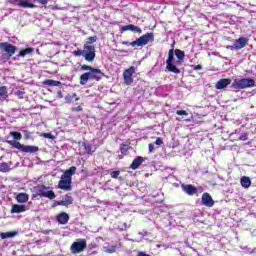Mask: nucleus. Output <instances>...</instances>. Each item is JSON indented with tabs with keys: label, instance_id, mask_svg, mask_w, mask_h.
<instances>
[{
	"label": "nucleus",
	"instance_id": "a18cd8bd",
	"mask_svg": "<svg viewBox=\"0 0 256 256\" xmlns=\"http://www.w3.org/2000/svg\"><path fill=\"white\" fill-rule=\"evenodd\" d=\"M148 151H149V153H153V151H155V146H153L152 143H150V144L148 145Z\"/></svg>",
	"mask_w": 256,
	"mask_h": 256
},
{
	"label": "nucleus",
	"instance_id": "cd10ccee",
	"mask_svg": "<svg viewBox=\"0 0 256 256\" xmlns=\"http://www.w3.org/2000/svg\"><path fill=\"white\" fill-rule=\"evenodd\" d=\"M17 231H10V232H2L0 234L1 239H11L13 237H16Z\"/></svg>",
	"mask_w": 256,
	"mask_h": 256
},
{
	"label": "nucleus",
	"instance_id": "dca6fc26",
	"mask_svg": "<svg viewBox=\"0 0 256 256\" xmlns=\"http://www.w3.org/2000/svg\"><path fill=\"white\" fill-rule=\"evenodd\" d=\"M174 55L177 57V61L175 62L176 65H183L185 61V52L180 49L174 50Z\"/></svg>",
	"mask_w": 256,
	"mask_h": 256
},
{
	"label": "nucleus",
	"instance_id": "f3484780",
	"mask_svg": "<svg viewBox=\"0 0 256 256\" xmlns=\"http://www.w3.org/2000/svg\"><path fill=\"white\" fill-rule=\"evenodd\" d=\"M145 161V158H143L142 156H138L136 157L131 165H130V169H132L133 171L139 169V167H141V165L143 164V162Z\"/></svg>",
	"mask_w": 256,
	"mask_h": 256
},
{
	"label": "nucleus",
	"instance_id": "2eb2a0df",
	"mask_svg": "<svg viewBox=\"0 0 256 256\" xmlns=\"http://www.w3.org/2000/svg\"><path fill=\"white\" fill-rule=\"evenodd\" d=\"M121 33H125V31H132L133 33H143V30H141L140 27L135 26L133 24L122 26L120 29Z\"/></svg>",
	"mask_w": 256,
	"mask_h": 256
},
{
	"label": "nucleus",
	"instance_id": "0eeeda50",
	"mask_svg": "<svg viewBox=\"0 0 256 256\" xmlns=\"http://www.w3.org/2000/svg\"><path fill=\"white\" fill-rule=\"evenodd\" d=\"M87 249V240L79 239V241L73 242L70 251L72 255H77V253H83Z\"/></svg>",
	"mask_w": 256,
	"mask_h": 256
},
{
	"label": "nucleus",
	"instance_id": "c85d7f7f",
	"mask_svg": "<svg viewBox=\"0 0 256 256\" xmlns=\"http://www.w3.org/2000/svg\"><path fill=\"white\" fill-rule=\"evenodd\" d=\"M33 51H35L34 48H31V47L25 48L24 50H21L19 52L18 57H25L26 55H31Z\"/></svg>",
	"mask_w": 256,
	"mask_h": 256
},
{
	"label": "nucleus",
	"instance_id": "473e14b6",
	"mask_svg": "<svg viewBox=\"0 0 256 256\" xmlns=\"http://www.w3.org/2000/svg\"><path fill=\"white\" fill-rule=\"evenodd\" d=\"M11 168H9V164L7 162L0 163V173H9Z\"/></svg>",
	"mask_w": 256,
	"mask_h": 256
},
{
	"label": "nucleus",
	"instance_id": "c9c22d12",
	"mask_svg": "<svg viewBox=\"0 0 256 256\" xmlns=\"http://www.w3.org/2000/svg\"><path fill=\"white\" fill-rule=\"evenodd\" d=\"M70 111H71L72 113H79V112L83 111V106L79 105V106H77V107H72V108L70 109Z\"/></svg>",
	"mask_w": 256,
	"mask_h": 256
},
{
	"label": "nucleus",
	"instance_id": "f704fd0d",
	"mask_svg": "<svg viewBox=\"0 0 256 256\" xmlns=\"http://www.w3.org/2000/svg\"><path fill=\"white\" fill-rule=\"evenodd\" d=\"M41 137H44V139H51L52 141L55 139V136H53V134L47 132L42 133Z\"/></svg>",
	"mask_w": 256,
	"mask_h": 256
},
{
	"label": "nucleus",
	"instance_id": "f8f14e48",
	"mask_svg": "<svg viewBox=\"0 0 256 256\" xmlns=\"http://www.w3.org/2000/svg\"><path fill=\"white\" fill-rule=\"evenodd\" d=\"M58 188L62 189L63 191H71V179L62 175L58 183Z\"/></svg>",
	"mask_w": 256,
	"mask_h": 256
},
{
	"label": "nucleus",
	"instance_id": "412c9836",
	"mask_svg": "<svg viewBox=\"0 0 256 256\" xmlns=\"http://www.w3.org/2000/svg\"><path fill=\"white\" fill-rule=\"evenodd\" d=\"M25 211H27V206L26 205L14 204V205H12L10 213H12V214L25 213Z\"/></svg>",
	"mask_w": 256,
	"mask_h": 256
},
{
	"label": "nucleus",
	"instance_id": "a878e982",
	"mask_svg": "<svg viewBox=\"0 0 256 256\" xmlns=\"http://www.w3.org/2000/svg\"><path fill=\"white\" fill-rule=\"evenodd\" d=\"M240 183L244 189H249V187H251V179L247 176H243L240 180Z\"/></svg>",
	"mask_w": 256,
	"mask_h": 256
},
{
	"label": "nucleus",
	"instance_id": "f03ea898",
	"mask_svg": "<svg viewBox=\"0 0 256 256\" xmlns=\"http://www.w3.org/2000/svg\"><path fill=\"white\" fill-rule=\"evenodd\" d=\"M153 41H155V34H153V32H150L140 36L133 42L123 41L122 45H126L127 47H129V45L131 47H145V45L153 43Z\"/></svg>",
	"mask_w": 256,
	"mask_h": 256
},
{
	"label": "nucleus",
	"instance_id": "72a5a7b5",
	"mask_svg": "<svg viewBox=\"0 0 256 256\" xmlns=\"http://www.w3.org/2000/svg\"><path fill=\"white\" fill-rule=\"evenodd\" d=\"M129 152V145L127 144H121L120 145V153L124 156H126Z\"/></svg>",
	"mask_w": 256,
	"mask_h": 256
},
{
	"label": "nucleus",
	"instance_id": "ddd939ff",
	"mask_svg": "<svg viewBox=\"0 0 256 256\" xmlns=\"http://www.w3.org/2000/svg\"><path fill=\"white\" fill-rule=\"evenodd\" d=\"M181 189L186 195H189L190 197H193V195H197L199 193V190L197 187L193 186L192 184H182Z\"/></svg>",
	"mask_w": 256,
	"mask_h": 256
},
{
	"label": "nucleus",
	"instance_id": "c03bdc74",
	"mask_svg": "<svg viewBox=\"0 0 256 256\" xmlns=\"http://www.w3.org/2000/svg\"><path fill=\"white\" fill-rule=\"evenodd\" d=\"M59 206H63V203L61 201H54V203L52 204V207H59Z\"/></svg>",
	"mask_w": 256,
	"mask_h": 256
},
{
	"label": "nucleus",
	"instance_id": "5701e85b",
	"mask_svg": "<svg viewBox=\"0 0 256 256\" xmlns=\"http://www.w3.org/2000/svg\"><path fill=\"white\" fill-rule=\"evenodd\" d=\"M43 85L48 87H61V81L46 79L43 81Z\"/></svg>",
	"mask_w": 256,
	"mask_h": 256
},
{
	"label": "nucleus",
	"instance_id": "b1692460",
	"mask_svg": "<svg viewBox=\"0 0 256 256\" xmlns=\"http://www.w3.org/2000/svg\"><path fill=\"white\" fill-rule=\"evenodd\" d=\"M16 201L18 203H27V201H29V194L27 193H19L17 196H16Z\"/></svg>",
	"mask_w": 256,
	"mask_h": 256
},
{
	"label": "nucleus",
	"instance_id": "8fccbe9b",
	"mask_svg": "<svg viewBox=\"0 0 256 256\" xmlns=\"http://www.w3.org/2000/svg\"><path fill=\"white\" fill-rule=\"evenodd\" d=\"M240 141H247V135L240 136Z\"/></svg>",
	"mask_w": 256,
	"mask_h": 256
},
{
	"label": "nucleus",
	"instance_id": "58836bf2",
	"mask_svg": "<svg viewBox=\"0 0 256 256\" xmlns=\"http://www.w3.org/2000/svg\"><path fill=\"white\" fill-rule=\"evenodd\" d=\"M72 55H74L75 57H81V55H82V57H83V50H80V49L74 50L72 52Z\"/></svg>",
	"mask_w": 256,
	"mask_h": 256
},
{
	"label": "nucleus",
	"instance_id": "f257e3e1",
	"mask_svg": "<svg viewBox=\"0 0 256 256\" xmlns=\"http://www.w3.org/2000/svg\"><path fill=\"white\" fill-rule=\"evenodd\" d=\"M80 71H88L80 75V85H87L89 81H101L105 77V73L99 68L89 66L87 64L81 65Z\"/></svg>",
	"mask_w": 256,
	"mask_h": 256
},
{
	"label": "nucleus",
	"instance_id": "6ab92c4d",
	"mask_svg": "<svg viewBox=\"0 0 256 256\" xmlns=\"http://www.w3.org/2000/svg\"><path fill=\"white\" fill-rule=\"evenodd\" d=\"M247 43H249V39L244 37L235 40L234 44L236 51H239V49H243L244 47H246Z\"/></svg>",
	"mask_w": 256,
	"mask_h": 256
},
{
	"label": "nucleus",
	"instance_id": "a19ab883",
	"mask_svg": "<svg viewBox=\"0 0 256 256\" xmlns=\"http://www.w3.org/2000/svg\"><path fill=\"white\" fill-rule=\"evenodd\" d=\"M97 41V36H90L87 38V43H95Z\"/></svg>",
	"mask_w": 256,
	"mask_h": 256
},
{
	"label": "nucleus",
	"instance_id": "de8ad7c7",
	"mask_svg": "<svg viewBox=\"0 0 256 256\" xmlns=\"http://www.w3.org/2000/svg\"><path fill=\"white\" fill-rule=\"evenodd\" d=\"M38 3H40L41 5H47V3H49L47 0H37Z\"/></svg>",
	"mask_w": 256,
	"mask_h": 256
},
{
	"label": "nucleus",
	"instance_id": "423d86ee",
	"mask_svg": "<svg viewBox=\"0 0 256 256\" xmlns=\"http://www.w3.org/2000/svg\"><path fill=\"white\" fill-rule=\"evenodd\" d=\"M35 189H36V195L38 197H46V199H50V200H53L55 199V197H57V195L53 190L47 191L48 188L45 185H38L35 187Z\"/></svg>",
	"mask_w": 256,
	"mask_h": 256
},
{
	"label": "nucleus",
	"instance_id": "79ce46f5",
	"mask_svg": "<svg viewBox=\"0 0 256 256\" xmlns=\"http://www.w3.org/2000/svg\"><path fill=\"white\" fill-rule=\"evenodd\" d=\"M194 71H201L203 69V66L201 64L198 65H192Z\"/></svg>",
	"mask_w": 256,
	"mask_h": 256
},
{
	"label": "nucleus",
	"instance_id": "bb28decb",
	"mask_svg": "<svg viewBox=\"0 0 256 256\" xmlns=\"http://www.w3.org/2000/svg\"><path fill=\"white\" fill-rule=\"evenodd\" d=\"M77 171V167L71 166L68 170H66L63 174L64 177H67L68 179L71 180V177L75 175V172Z\"/></svg>",
	"mask_w": 256,
	"mask_h": 256
},
{
	"label": "nucleus",
	"instance_id": "1a4fd4ad",
	"mask_svg": "<svg viewBox=\"0 0 256 256\" xmlns=\"http://www.w3.org/2000/svg\"><path fill=\"white\" fill-rule=\"evenodd\" d=\"M95 56V46L85 44L83 50V57L85 61H88V63H93L95 61Z\"/></svg>",
	"mask_w": 256,
	"mask_h": 256
},
{
	"label": "nucleus",
	"instance_id": "c756f323",
	"mask_svg": "<svg viewBox=\"0 0 256 256\" xmlns=\"http://www.w3.org/2000/svg\"><path fill=\"white\" fill-rule=\"evenodd\" d=\"M9 97V94L7 92V86H1L0 87V100H5Z\"/></svg>",
	"mask_w": 256,
	"mask_h": 256
},
{
	"label": "nucleus",
	"instance_id": "9b49d317",
	"mask_svg": "<svg viewBox=\"0 0 256 256\" xmlns=\"http://www.w3.org/2000/svg\"><path fill=\"white\" fill-rule=\"evenodd\" d=\"M135 73V66H131L130 68L124 70L123 79L125 85H131L133 83V74Z\"/></svg>",
	"mask_w": 256,
	"mask_h": 256
},
{
	"label": "nucleus",
	"instance_id": "4468645a",
	"mask_svg": "<svg viewBox=\"0 0 256 256\" xmlns=\"http://www.w3.org/2000/svg\"><path fill=\"white\" fill-rule=\"evenodd\" d=\"M202 205L205 207H213V205H215V201L211 197V194L207 192L202 194Z\"/></svg>",
	"mask_w": 256,
	"mask_h": 256
},
{
	"label": "nucleus",
	"instance_id": "aec40b11",
	"mask_svg": "<svg viewBox=\"0 0 256 256\" xmlns=\"http://www.w3.org/2000/svg\"><path fill=\"white\" fill-rule=\"evenodd\" d=\"M228 85H231V78H222L216 83L215 88L221 90L225 89Z\"/></svg>",
	"mask_w": 256,
	"mask_h": 256
},
{
	"label": "nucleus",
	"instance_id": "4be33fe9",
	"mask_svg": "<svg viewBox=\"0 0 256 256\" xmlns=\"http://www.w3.org/2000/svg\"><path fill=\"white\" fill-rule=\"evenodd\" d=\"M73 101H81V98L77 95V93H72L65 96V103H67V105H71Z\"/></svg>",
	"mask_w": 256,
	"mask_h": 256
},
{
	"label": "nucleus",
	"instance_id": "49530a36",
	"mask_svg": "<svg viewBox=\"0 0 256 256\" xmlns=\"http://www.w3.org/2000/svg\"><path fill=\"white\" fill-rule=\"evenodd\" d=\"M227 49H230L231 51H237V48L235 47V43L232 46H227Z\"/></svg>",
	"mask_w": 256,
	"mask_h": 256
},
{
	"label": "nucleus",
	"instance_id": "2f4dec72",
	"mask_svg": "<svg viewBox=\"0 0 256 256\" xmlns=\"http://www.w3.org/2000/svg\"><path fill=\"white\" fill-rule=\"evenodd\" d=\"M82 146L84 147L88 155H93V146L87 142H83Z\"/></svg>",
	"mask_w": 256,
	"mask_h": 256
},
{
	"label": "nucleus",
	"instance_id": "7ed1b4c3",
	"mask_svg": "<svg viewBox=\"0 0 256 256\" xmlns=\"http://www.w3.org/2000/svg\"><path fill=\"white\" fill-rule=\"evenodd\" d=\"M175 50L172 48L168 51V58L166 60V69L170 73H174L175 75H179L181 73V70L177 68V65L175 64Z\"/></svg>",
	"mask_w": 256,
	"mask_h": 256
},
{
	"label": "nucleus",
	"instance_id": "393cba45",
	"mask_svg": "<svg viewBox=\"0 0 256 256\" xmlns=\"http://www.w3.org/2000/svg\"><path fill=\"white\" fill-rule=\"evenodd\" d=\"M62 207H69V205H73V197L69 194L64 196V199L61 200Z\"/></svg>",
	"mask_w": 256,
	"mask_h": 256
},
{
	"label": "nucleus",
	"instance_id": "7c9ffc66",
	"mask_svg": "<svg viewBox=\"0 0 256 256\" xmlns=\"http://www.w3.org/2000/svg\"><path fill=\"white\" fill-rule=\"evenodd\" d=\"M10 135L11 137H13V139H15L14 141H21V139H23V135L20 132L11 131ZM6 141H11V140H6Z\"/></svg>",
	"mask_w": 256,
	"mask_h": 256
},
{
	"label": "nucleus",
	"instance_id": "603ef678",
	"mask_svg": "<svg viewBox=\"0 0 256 256\" xmlns=\"http://www.w3.org/2000/svg\"><path fill=\"white\" fill-rule=\"evenodd\" d=\"M119 158H120V159H123V156H120Z\"/></svg>",
	"mask_w": 256,
	"mask_h": 256
},
{
	"label": "nucleus",
	"instance_id": "20e7f679",
	"mask_svg": "<svg viewBox=\"0 0 256 256\" xmlns=\"http://www.w3.org/2000/svg\"><path fill=\"white\" fill-rule=\"evenodd\" d=\"M6 143H8V145H11V147H14V149H18L22 153H37L39 151V148L37 146H25L19 141L15 140L6 141Z\"/></svg>",
	"mask_w": 256,
	"mask_h": 256
},
{
	"label": "nucleus",
	"instance_id": "09e8293b",
	"mask_svg": "<svg viewBox=\"0 0 256 256\" xmlns=\"http://www.w3.org/2000/svg\"><path fill=\"white\" fill-rule=\"evenodd\" d=\"M57 97H58V99H63V92L58 91L57 92Z\"/></svg>",
	"mask_w": 256,
	"mask_h": 256
},
{
	"label": "nucleus",
	"instance_id": "3c124183",
	"mask_svg": "<svg viewBox=\"0 0 256 256\" xmlns=\"http://www.w3.org/2000/svg\"><path fill=\"white\" fill-rule=\"evenodd\" d=\"M25 139H29V136H25Z\"/></svg>",
	"mask_w": 256,
	"mask_h": 256
},
{
	"label": "nucleus",
	"instance_id": "6e6552de",
	"mask_svg": "<svg viewBox=\"0 0 256 256\" xmlns=\"http://www.w3.org/2000/svg\"><path fill=\"white\" fill-rule=\"evenodd\" d=\"M0 50L3 51L4 53H6L7 59H10L17 52V46H15L9 42H1Z\"/></svg>",
	"mask_w": 256,
	"mask_h": 256
},
{
	"label": "nucleus",
	"instance_id": "a211bd4d",
	"mask_svg": "<svg viewBox=\"0 0 256 256\" xmlns=\"http://www.w3.org/2000/svg\"><path fill=\"white\" fill-rule=\"evenodd\" d=\"M56 219L60 225H67V223H69V214L66 212H61L56 216Z\"/></svg>",
	"mask_w": 256,
	"mask_h": 256
},
{
	"label": "nucleus",
	"instance_id": "ea45409f",
	"mask_svg": "<svg viewBox=\"0 0 256 256\" xmlns=\"http://www.w3.org/2000/svg\"><path fill=\"white\" fill-rule=\"evenodd\" d=\"M176 115L187 117V115H189V113L186 110H177Z\"/></svg>",
	"mask_w": 256,
	"mask_h": 256
},
{
	"label": "nucleus",
	"instance_id": "e433bc0d",
	"mask_svg": "<svg viewBox=\"0 0 256 256\" xmlns=\"http://www.w3.org/2000/svg\"><path fill=\"white\" fill-rule=\"evenodd\" d=\"M16 97H18V99H23L25 97V91L23 90H18L15 92Z\"/></svg>",
	"mask_w": 256,
	"mask_h": 256
},
{
	"label": "nucleus",
	"instance_id": "37998d69",
	"mask_svg": "<svg viewBox=\"0 0 256 256\" xmlns=\"http://www.w3.org/2000/svg\"><path fill=\"white\" fill-rule=\"evenodd\" d=\"M155 145L161 146L163 145V138L158 137L155 141Z\"/></svg>",
	"mask_w": 256,
	"mask_h": 256
},
{
	"label": "nucleus",
	"instance_id": "4c0bfd02",
	"mask_svg": "<svg viewBox=\"0 0 256 256\" xmlns=\"http://www.w3.org/2000/svg\"><path fill=\"white\" fill-rule=\"evenodd\" d=\"M119 175H121V171L116 170L110 173V177H112V179H117V177H119Z\"/></svg>",
	"mask_w": 256,
	"mask_h": 256
},
{
	"label": "nucleus",
	"instance_id": "39448f33",
	"mask_svg": "<svg viewBox=\"0 0 256 256\" xmlns=\"http://www.w3.org/2000/svg\"><path fill=\"white\" fill-rule=\"evenodd\" d=\"M232 89H247L249 87H255V80L253 78H242L234 80L231 84Z\"/></svg>",
	"mask_w": 256,
	"mask_h": 256
},
{
	"label": "nucleus",
	"instance_id": "9d476101",
	"mask_svg": "<svg viewBox=\"0 0 256 256\" xmlns=\"http://www.w3.org/2000/svg\"><path fill=\"white\" fill-rule=\"evenodd\" d=\"M11 5H18V7H23L24 9H35L37 5L30 3L27 0H8Z\"/></svg>",
	"mask_w": 256,
	"mask_h": 256
}]
</instances>
